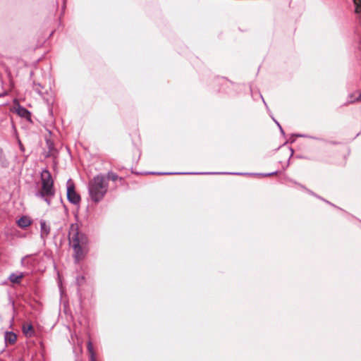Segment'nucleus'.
I'll use <instances>...</instances> for the list:
<instances>
[{"label": "nucleus", "instance_id": "18", "mask_svg": "<svg viewBox=\"0 0 361 361\" xmlns=\"http://www.w3.org/2000/svg\"><path fill=\"white\" fill-rule=\"evenodd\" d=\"M276 123L277 126L279 127L281 132L283 133V130L281 126H280V124L277 121H276Z\"/></svg>", "mask_w": 361, "mask_h": 361}, {"label": "nucleus", "instance_id": "7", "mask_svg": "<svg viewBox=\"0 0 361 361\" xmlns=\"http://www.w3.org/2000/svg\"><path fill=\"white\" fill-rule=\"evenodd\" d=\"M40 228H41V237L42 238H45L49 234L50 232V226L46 223L45 221H40Z\"/></svg>", "mask_w": 361, "mask_h": 361}, {"label": "nucleus", "instance_id": "11", "mask_svg": "<svg viewBox=\"0 0 361 361\" xmlns=\"http://www.w3.org/2000/svg\"><path fill=\"white\" fill-rule=\"evenodd\" d=\"M87 350L90 354V361H96L93 345H92L91 341H89L87 343Z\"/></svg>", "mask_w": 361, "mask_h": 361}, {"label": "nucleus", "instance_id": "9", "mask_svg": "<svg viewBox=\"0 0 361 361\" xmlns=\"http://www.w3.org/2000/svg\"><path fill=\"white\" fill-rule=\"evenodd\" d=\"M31 223L32 221L30 220V219L25 216H22L17 221L18 226L20 228H26L29 226L31 224Z\"/></svg>", "mask_w": 361, "mask_h": 361}, {"label": "nucleus", "instance_id": "15", "mask_svg": "<svg viewBox=\"0 0 361 361\" xmlns=\"http://www.w3.org/2000/svg\"><path fill=\"white\" fill-rule=\"evenodd\" d=\"M83 280H84V277L83 276H78L77 278V283H78V284L80 285Z\"/></svg>", "mask_w": 361, "mask_h": 361}, {"label": "nucleus", "instance_id": "25", "mask_svg": "<svg viewBox=\"0 0 361 361\" xmlns=\"http://www.w3.org/2000/svg\"><path fill=\"white\" fill-rule=\"evenodd\" d=\"M18 361H23V360H21V359H20V360H18Z\"/></svg>", "mask_w": 361, "mask_h": 361}, {"label": "nucleus", "instance_id": "5", "mask_svg": "<svg viewBox=\"0 0 361 361\" xmlns=\"http://www.w3.org/2000/svg\"><path fill=\"white\" fill-rule=\"evenodd\" d=\"M22 330L26 337L30 338L35 335V330L32 324H24Z\"/></svg>", "mask_w": 361, "mask_h": 361}, {"label": "nucleus", "instance_id": "8", "mask_svg": "<svg viewBox=\"0 0 361 361\" xmlns=\"http://www.w3.org/2000/svg\"><path fill=\"white\" fill-rule=\"evenodd\" d=\"M24 277L23 272L12 273L10 274L8 279L13 283L18 284L20 283L21 279Z\"/></svg>", "mask_w": 361, "mask_h": 361}, {"label": "nucleus", "instance_id": "4", "mask_svg": "<svg viewBox=\"0 0 361 361\" xmlns=\"http://www.w3.org/2000/svg\"><path fill=\"white\" fill-rule=\"evenodd\" d=\"M67 198L73 204H78L80 202V197L75 192L74 184L71 179L67 181Z\"/></svg>", "mask_w": 361, "mask_h": 361}, {"label": "nucleus", "instance_id": "10", "mask_svg": "<svg viewBox=\"0 0 361 361\" xmlns=\"http://www.w3.org/2000/svg\"><path fill=\"white\" fill-rule=\"evenodd\" d=\"M360 101H361V92L357 91L349 95L348 103L351 104Z\"/></svg>", "mask_w": 361, "mask_h": 361}, {"label": "nucleus", "instance_id": "3", "mask_svg": "<svg viewBox=\"0 0 361 361\" xmlns=\"http://www.w3.org/2000/svg\"><path fill=\"white\" fill-rule=\"evenodd\" d=\"M54 195V180L50 172L44 169L41 173V189L36 192V196L42 198L49 205Z\"/></svg>", "mask_w": 361, "mask_h": 361}, {"label": "nucleus", "instance_id": "21", "mask_svg": "<svg viewBox=\"0 0 361 361\" xmlns=\"http://www.w3.org/2000/svg\"><path fill=\"white\" fill-rule=\"evenodd\" d=\"M262 102H264V104H266V102L264 99H262Z\"/></svg>", "mask_w": 361, "mask_h": 361}, {"label": "nucleus", "instance_id": "1", "mask_svg": "<svg viewBox=\"0 0 361 361\" xmlns=\"http://www.w3.org/2000/svg\"><path fill=\"white\" fill-rule=\"evenodd\" d=\"M69 243L74 250V258L78 262L87 254L88 240L85 233L79 230L76 224L71 225L68 232Z\"/></svg>", "mask_w": 361, "mask_h": 361}, {"label": "nucleus", "instance_id": "17", "mask_svg": "<svg viewBox=\"0 0 361 361\" xmlns=\"http://www.w3.org/2000/svg\"><path fill=\"white\" fill-rule=\"evenodd\" d=\"M21 111L23 115H24L25 114H29V111L24 108L21 109Z\"/></svg>", "mask_w": 361, "mask_h": 361}, {"label": "nucleus", "instance_id": "23", "mask_svg": "<svg viewBox=\"0 0 361 361\" xmlns=\"http://www.w3.org/2000/svg\"><path fill=\"white\" fill-rule=\"evenodd\" d=\"M262 102H264V104H266V102L264 99H262Z\"/></svg>", "mask_w": 361, "mask_h": 361}, {"label": "nucleus", "instance_id": "13", "mask_svg": "<svg viewBox=\"0 0 361 361\" xmlns=\"http://www.w3.org/2000/svg\"><path fill=\"white\" fill-rule=\"evenodd\" d=\"M33 89L37 94L42 95V90L43 89V87L40 84L34 83Z\"/></svg>", "mask_w": 361, "mask_h": 361}, {"label": "nucleus", "instance_id": "12", "mask_svg": "<svg viewBox=\"0 0 361 361\" xmlns=\"http://www.w3.org/2000/svg\"><path fill=\"white\" fill-rule=\"evenodd\" d=\"M353 3L355 6V13H360L361 12V0H353Z\"/></svg>", "mask_w": 361, "mask_h": 361}, {"label": "nucleus", "instance_id": "20", "mask_svg": "<svg viewBox=\"0 0 361 361\" xmlns=\"http://www.w3.org/2000/svg\"><path fill=\"white\" fill-rule=\"evenodd\" d=\"M47 144L49 145V147L50 150H51V144H49V141H47Z\"/></svg>", "mask_w": 361, "mask_h": 361}, {"label": "nucleus", "instance_id": "22", "mask_svg": "<svg viewBox=\"0 0 361 361\" xmlns=\"http://www.w3.org/2000/svg\"><path fill=\"white\" fill-rule=\"evenodd\" d=\"M262 102H264V104H266V102L264 99H262Z\"/></svg>", "mask_w": 361, "mask_h": 361}, {"label": "nucleus", "instance_id": "24", "mask_svg": "<svg viewBox=\"0 0 361 361\" xmlns=\"http://www.w3.org/2000/svg\"><path fill=\"white\" fill-rule=\"evenodd\" d=\"M4 94H5V93H4V94H0V97L3 96V95H4Z\"/></svg>", "mask_w": 361, "mask_h": 361}, {"label": "nucleus", "instance_id": "2", "mask_svg": "<svg viewBox=\"0 0 361 361\" xmlns=\"http://www.w3.org/2000/svg\"><path fill=\"white\" fill-rule=\"evenodd\" d=\"M108 188V182L102 174L97 175L88 183L89 195L91 200L94 202H99L104 198Z\"/></svg>", "mask_w": 361, "mask_h": 361}, {"label": "nucleus", "instance_id": "14", "mask_svg": "<svg viewBox=\"0 0 361 361\" xmlns=\"http://www.w3.org/2000/svg\"><path fill=\"white\" fill-rule=\"evenodd\" d=\"M107 178H108V179H110V180H113V181H116V180H118V175H117V174H116V173H113V172H109V173H107Z\"/></svg>", "mask_w": 361, "mask_h": 361}, {"label": "nucleus", "instance_id": "16", "mask_svg": "<svg viewBox=\"0 0 361 361\" xmlns=\"http://www.w3.org/2000/svg\"><path fill=\"white\" fill-rule=\"evenodd\" d=\"M153 174L154 173H152ZM157 174H165V175H167V174H185V173H156Z\"/></svg>", "mask_w": 361, "mask_h": 361}, {"label": "nucleus", "instance_id": "6", "mask_svg": "<svg viewBox=\"0 0 361 361\" xmlns=\"http://www.w3.org/2000/svg\"><path fill=\"white\" fill-rule=\"evenodd\" d=\"M4 340L7 345L14 344L16 342L17 336L15 333L12 331H6L4 334Z\"/></svg>", "mask_w": 361, "mask_h": 361}, {"label": "nucleus", "instance_id": "19", "mask_svg": "<svg viewBox=\"0 0 361 361\" xmlns=\"http://www.w3.org/2000/svg\"><path fill=\"white\" fill-rule=\"evenodd\" d=\"M276 173L274 172V173H267V174H264V176H271V175H273V174H275Z\"/></svg>", "mask_w": 361, "mask_h": 361}]
</instances>
